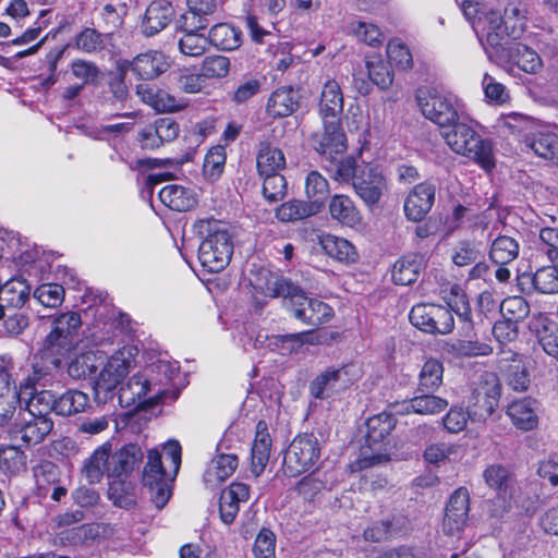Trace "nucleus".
Returning <instances> with one entry per match:
<instances>
[{"label": "nucleus", "mask_w": 558, "mask_h": 558, "mask_svg": "<svg viewBox=\"0 0 558 558\" xmlns=\"http://www.w3.org/2000/svg\"><path fill=\"white\" fill-rule=\"evenodd\" d=\"M238 457L235 454H219L214 458L205 474L204 481L209 486H217L230 477L238 468Z\"/></svg>", "instance_id": "58836bf2"}, {"label": "nucleus", "mask_w": 558, "mask_h": 558, "mask_svg": "<svg viewBox=\"0 0 558 558\" xmlns=\"http://www.w3.org/2000/svg\"><path fill=\"white\" fill-rule=\"evenodd\" d=\"M26 454L16 446L0 447V470L4 474L15 475L26 469Z\"/></svg>", "instance_id": "4d7b16f0"}, {"label": "nucleus", "mask_w": 558, "mask_h": 558, "mask_svg": "<svg viewBox=\"0 0 558 558\" xmlns=\"http://www.w3.org/2000/svg\"><path fill=\"white\" fill-rule=\"evenodd\" d=\"M440 134L452 151L474 160L485 170L494 167L492 142L482 138L470 123L458 118L450 126L442 128Z\"/></svg>", "instance_id": "f257e3e1"}, {"label": "nucleus", "mask_w": 558, "mask_h": 558, "mask_svg": "<svg viewBox=\"0 0 558 558\" xmlns=\"http://www.w3.org/2000/svg\"><path fill=\"white\" fill-rule=\"evenodd\" d=\"M470 494L465 487L456 489L446 506L442 521V530L446 534L453 535L461 532L469 519Z\"/></svg>", "instance_id": "2eb2a0df"}, {"label": "nucleus", "mask_w": 558, "mask_h": 558, "mask_svg": "<svg viewBox=\"0 0 558 558\" xmlns=\"http://www.w3.org/2000/svg\"><path fill=\"white\" fill-rule=\"evenodd\" d=\"M541 251L548 257L549 262L558 265V229L542 228L539 231Z\"/></svg>", "instance_id": "774afa93"}, {"label": "nucleus", "mask_w": 558, "mask_h": 558, "mask_svg": "<svg viewBox=\"0 0 558 558\" xmlns=\"http://www.w3.org/2000/svg\"><path fill=\"white\" fill-rule=\"evenodd\" d=\"M328 211L331 219L341 226L355 228L362 221V215L354 202L344 194H335L330 198Z\"/></svg>", "instance_id": "7c9ffc66"}, {"label": "nucleus", "mask_w": 558, "mask_h": 558, "mask_svg": "<svg viewBox=\"0 0 558 558\" xmlns=\"http://www.w3.org/2000/svg\"><path fill=\"white\" fill-rule=\"evenodd\" d=\"M21 405L20 391L12 383L10 373L0 369V426H5L19 416Z\"/></svg>", "instance_id": "4be33fe9"}, {"label": "nucleus", "mask_w": 558, "mask_h": 558, "mask_svg": "<svg viewBox=\"0 0 558 558\" xmlns=\"http://www.w3.org/2000/svg\"><path fill=\"white\" fill-rule=\"evenodd\" d=\"M180 134V126L172 118H159L138 132L137 140L145 149H156L174 141Z\"/></svg>", "instance_id": "a211bd4d"}, {"label": "nucleus", "mask_w": 558, "mask_h": 558, "mask_svg": "<svg viewBox=\"0 0 558 558\" xmlns=\"http://www.w3.org/2000/svg\"><path fill=\"white\" fill-rule=\"evenodd\" d=\"M31 295V286L22 277L8 280L0 289V303L8 310L21 308Z\"/></svg>", "instance_id": "c9c22d12"}, {"label": "nucleus", "mask_w": 558, "mask_h": 558, "mask_svg": "<svg viewBox=\"0 0 558 558\" xmlns=\"http://www.w3.org/2000/svg\"><path fill=\"white\" fill-rule=\"evenodd\" d=\"M322 456V444L313 433L296 435L283 457V472L295 477L314 469Z\"/></svg>", "instance_id": "20e7f679"}, {"label": "nucleus", "mask_w": 558, "mask_h": 558, "mask_svg": "<svg viewBox=\"0 0 558 558\" xmlns=\"http://www.w3.org/2000/svg\"><path fill=\"white\" fill-rule=\"evenodd\" d=\"M276 536L274 532L268 529H262L257 534L253 554L255 558H276Z\"/></svg>", "instance_id": "338daca9"}, {"label": "nucleus", "mask_w": 558, "mask_h": 558, "mask_svg": "<svg viewBox=\"0 0 558 558\" xmlns=\"http://www.w3.org/2000/svg\"><path fill=\"white\" fill-rule=\"evenodd\" d=\"M159 198L163 205L177 211H186L197 203L193 191L178 184L162 187L159 191Z\"/></svg>", "instance_id": "e433bc0d"}, {"label": "nucleus", "mask_w": 558, "mask_h": 558, "mask_svg": "<svg viewBox=\"0 0 558 558\" xmlns=\"http://www.w3.org/2000/svg\"><path fill=\"white\" fill-rule=\"evenodd\" d=\"M177 475L171 476V469H166L162 454L157 449L147 453V462L143 470V484L149 492L150 500L157 509H162L171 496V483Z\"/></svg>", "instance_id": "1a4fd4ad"}, {"label": "nucleus", "mask_w": 558, "mask_h": 558, "mask_svg": "<svg viewBox=\"0 0 558 558\" xmlns=\"http://www.w3.org/2000/svg\"><path fill=\"white\" fill-rule=\"evenodd\" d=\"M226 165V149L223 146H215L208 150L205 156L203 165L204 175L210 180L216 181L223 172Z\"/></svg>", "instance_id": "052dcab7"}, {"label": "nucleus", "mask_w": 558, "mask_h": 558, "mask_svg": "<svg viewBox=\"0 0 558 558\" xmlns=\"http://www.w3.org/2000/svg\"><path fill=\"white\" fill-rule=\"evenodd\" d=\"M505 57V63L499 65H517L530 74H535L543 68V61L537 52L521 43H511Z\"/></svg>", "instance_id": "c85d7f7f"}, {"label": "nucleus", "mask_w": 558, "mask_h": 558, "mask_svg": "<svg viewBox=\"0 0 558 558\" xmlns=\"http://www.w3.org/2000/svg\"><path fill=\"white\" fill-rule=\"evenodd\" d=\"M177 475L171 476V469H166L162 454L157 449L147 453V462L143 470V484L149 492L150 500L157 509H162L171 496V483Z\"/></svg>", "instance_id": "6e6552de"}, {"label": "nucleus", "mask_w": 558, "mask_h": 558, "mask_svg": "<svg viewBox=\"0 0 558 558\" xmlns=\"http://www.w3.org/2000/svg\"><path fill=\"white\" fill-rule=\"evenodd\" d=\"M291 306L296 319L315 327L327 323L333 314L328 304L307 298L301 289L292 299Z\"/></svg>", "instance_id": "f3484780"}, {"label": "nucleus", "mask_w": 558, "mask_h": 558, "mask_svg": "<svg viewBox=\"0 0 558 558\" xmlns=\"http://www.w3.org/2000/svg\"><path fill=\"white\" fill-rule=\"evenodd\" d=\"M185 24L190 28H185L182 37L179 39V49L180 51L189 57H199L204 54L208 48L209 37L201 34L199 31L206 27V24L203 23V20L199 17L197 23L192 21L189 24L190 17L184 16Z\"/></svg>", "instance_id": "a878e982"}, {"label": "nucleus", "mask_w": 558, "mask_h": 558, "mask_svg": "<svg viewBox=\"0 0 558 558\" xmlns=\"http://www.w3.org/2000/svg\"><path fill=\"white\" fill-rule=\"evenodd\" d=\"M416 99L423 116L437 124L440 130L450 126L459 118L456 97L437 88L417 89Z\"/></svg>", "instance_id": "423d86ee"}, {"label": "nucleus", "mask_w": 558, "mask_h": 558, "mask_svg": "<svg viewBox=\"0 0 558 558\" xmlns=\"http://www.w3.org/2000/svg\"><path fill=\"white\" fill-rule=\"evenodd\" d=\"M34 298L46 307H58L64 300V289L57 283H46L38 287Z\"/></svg>", "instance_id": "69168bd1"}, {"label": "nucleus", "mask_w": 558, "mask_h": 558, "mask_svg": "<svg viewBox=\"0 0 558 558\" xmlns=\"http://www.w3.org/2000/svg\"><path fill=\"white\" fill-rule=\"evenodd\" d=\"M97 531L93 525L82 524L54 532V545L78 546L94 539Z\"/></svg>", "instance_id": "3c124183"}, {"label": "nucleus", "mask_w": 558, "mask_h": 558, "mask_svg": "<svg viewBox=\"0 0 558 558\" xmlns=\"http://www.w3.org/2000/svg\"><path fill=\"white\" fill-rule=\"evenodd\" d=\"M26 395L29 398L24 411L40 416H49L52 411L57 413V398L51 391L44 388L28 391Z\"/></svg>", "instance_id": "864d4df0"}, {"label": "nucleus", "mask_w": 558, "mask_h": 558, "mask_svg": "<svg viewBox=\"0 0 558 558\" xmlns=\"http://www.w3.org/2000/svg\"><path fill=\"white\" fill-rule=\"evenodd\" d=\"M521 283L524 280L531 282L536 291L544 294L558 292V269L554 266L539 268L533 276L523 275Z\"/></svg>", "instance_id": "603ef678"}, {"label": "nucleus", "mask_w": 558, "mask_h": 558, "mask_svg": "<svg viewBox=\"0 0 558 558\" xmlns=\"http://www.w3.org/2000/svg\"><path fill=\"white\" fill-rule=\"evenodd\" d=\"M72 75L82 81L81 85H95L102 77L101 70L98 65L88 60L74 59L70 65Z\"/></svg>", "instance_id": "bf43d9fd"}, {"label": "nucleus", "mask_w": 558, "mask_h": 558, "mask_svg": "<svg viewBox=\"0 0 558 558\" xmlns=\"http://www.w3.org/2000/svg\"><path fill=\"white\" fill-rule=\"evenodd\" d=\"M256 162L259 174H274L284 168L286 158L281 149L262 141L258 144Z\"/></svg>", "instance_id": "4c0bfd02"}, {"label": "nucleus", "mask_w": 558, "mask_h": 558, "mask_svg": "<svg viewBox=\"0 0 558 558\" xmlns=\"http://www.w3.org/2000/svg\"><path fill=\"white\" fill-rule=\"evenodd\" d=\"M409 318L414 327L430 335H448L454 327L451 308L438 304H417Z\"/></svg>", "instance_id": "9b49d317"}, {"label": "nucleus", "mask_w": 558, "mask_h": 558, "mask_svg": "<svg viewBox=\"0 0 558 558\" xmlns=\"http://www.w3.org/2000/svg\"><path fill=\"white\" fill-rule=\"evenodd\" d=\"M449 402L447 399L434 395V392H422L408 402L407 412L421 415H436L445 411Z\"/></svg>", "instance_id": "79ce46f5"}, {"label": "nucleus", "mask_w": 558, "mask_h": 558, "mask_svg": "<svg viewBox=\"0 0 558 558\" xmlns=\"http://www.w3.org/2000/svg\"><path fill=\"white\" fill-rule=\"evenodd\" d=\"M500 312L505 319L519 323L527 317L530 305L522 296H508L501 302Z\"/></svg>", "instance_id": "e2e57ef3"}, {"label": "nucleus", "mask_w": 558, "mask_h": 558, "mask_svg": "<svg viewBox=\"0 0 558 558\" xmlns=\"http://www.w3.org/2000/svg\"><path fill=\"white\" fill-rule=\"evenodd\" d=\"M52 428L53 421L50 416H40L20 409L10 434L12 438L20 439L25 446H35L43 442Z\"/></svg>", "instance_id": "f8f14e48"}, {"label": "nucleus", "mask_w": 558, "mask_h": 558, "mask_svg": "<svg viewBox=\"0 0 558 558\" xmlns=\"http://www.w3.org/2000/svg\"><path fill=\"white\" fill-rule=\"evenodd\" d=\"M88 403L87 393L77 389H69L57 398V414L71 416L84 412Z\"/></svg>", "instance_id": "49530a36"}, {"label": "nucleus", "mask_w": 558, "mask_h": 558, "mask_svg": "<svg viewBox=\"0 0 558 558\" xmlns=\"http://www.w3.org/2000/svg\"><path fill=\"white\" fill-rule=\"evenodd\" d=\"M272 440L267 424L259 421L256 425V435L251 449V471L255 476L260 475L270 457Z\"/></svg>", "instance_id": "cd10ccee"}, {"label": "nucleus", "mask_w": 558, "mask_h": 558, "mask_svg": "<svg viewBox=\"0 0 558 558\" xmlns=\"http://www.w3.org/2000/svg\"><path fill=\"white\" fill-rule=\"evenodd\" d=\"M527 329L536 338L542 350L558 361V324L547 315L537 313L529 319Z\"/></svg>", "instance_id": "6ab92c4d"}, {"label": "nucleus", "mask_w": 558, "mask_h": 558, "mask_svg": "<svg viewBox=\"0 0 558 558\" xmlns=\"http://www.w3.org/2000/svg\"><path fill=\"white\" fill-rule=\"evenodd\" d=\"M196 232L204 238L198 248V259L210 272H218L229 264L233 246L226 226L215 220H199Z\"/></svg>", "instance_id": "f03ea898"}, {"label": "nucleus", "mask_w": 558, "mask_h": 558, "mask_svg": "<svg viewBox=\"0 0 558 558\" xmlns=\"http://www.w3.org/2000/svg\"><path fill=\"white\" fill-rule=\"evenodd\" d=\"M50 332L46 336L40 353L54 368L77 344L82 319L76 312H66L52 316Z\"/></svg>", "instance_id": "7ed1b4c3"}, {"label": "nucleus", "mask_w": 558, "mask_h": 558, "mask_svg": "<svg viewBox=\"0 0 558 558\" xmlns=\"http://www.w3.org/2000/svg\"><path fill=\"white\" fill-rule=\"evenodd\" d=\"M173 16L174 9L170 2L166 0L151 2L145 12L143 33L146 36L156 35L168 26Z\"/></svg>", "instance_id": "2f4dec72"}, {"label": "nucleus", "mask_w": 558, "mask_h": 558, "mask_svg": "<svg viewBox=\"0 0 558 558\" xmlns=\"http://www.w3.org/2000/svg\"><path fill=\"white\" fill-rule=\"evenodd\" d=\"M444 365L437 359H428L418 374L417 390L421 392H435L442 385Z\"/></svg>", "instance_id": "a18cd8bd"}, {"label": "nucleus", "mask_w": 558, "mask_h": 558, "mask_svg": "<svg viewBox=\"0 0 558 558\" xmlns=\"http://www.w3.org/2000/svg\"><path fill=\"white\" fill-rule=\"evenodd\" d=\"M329 165L325 166L330 178L339 183H353L354 178L361 168L356 167L353 157L338 158L336 160H327Z\"/></svg>", "instance_id": "5fc2aeb1"}, {"label": "nucleus", "mask_w": 558, "mask_h": 558, "mask_svg": "<svg viewBox=\"0 0 558 558\" xmlns=\"http://www.w3.org/2000/svg\"><path fill=\"white\" fill-rule=\"evenodd\" d=\"M352 186L356 195L366 205L372 206L380 201L383 193L387 189V182L378 169L363 167L355 175Z\"/></svg>", "instance_id": "dca6fc26"}, {"label": "nucleus", "mask_w": 558, "mask_h": 558, "mask_svg": "<svg viewBox=\"0 0 558 558\" xmlns=\"http://www.w3.org/2000/svg\"><path fill=\"white\" fill-rule=\"evenodd\" d=\"M230 71L229 58L221 54L208 56L203 60L201 72L205 78H222Z\"/></svg>", "instance_id": "0e129e2a"}, {"label": "nucleus", "mask_w": 558, "mask_h": 558, "mask_svg": "<svg viewBox=\"0 0 558 558\" xmlns=\"http://www.w3.org/2000/svg\"><path fill=\"white\" fill-rule=\"evenodd\" d=\"M436 187L429 182L416 184L404 202L405 216L412 221H421L432 209Z\"/></svg>", "instance_id": "aec40b11"}, {"label": "nucleus", "mask_w": 558, "mask_h": 558, "mask_svg": "<svg viewBox=\"0 0 558 558\" xmlns=\"http://www.w3.org/2000/svg\"><path fill=\"white\" fill-rule=\"evenodd\" d=\"M250 498V488L244 483H232L223 489L219 499L220 519L226 524H231L239 510L240 504L246 502Z\"/></svg>", "instance_id": "393cba45"}, {"label": "nucleus", "mask_w": 558, "mask_h": 558, "mask_svg": "<svg viewBox=\"0 0 558 558\" xmlns=\"http://www.w3.org/2000/svg\"><path fill=\"white\" fill-rule=\"evenodd\" d=\"M396 426V418L390 413H379L369 417L366 422L365 447L372 451L367 453L363 449L362 458L357 461L359 468H368L388 461L386 439Z\"/></svg>", "instance_id": "39448f33"}, {"label": "nucleus", "mask_w": 558, "mask_h": 558, "mask_svg": "<svg viewBox=\"0 0 558 558\" xmlns=\"http://www.w3.org/2000/svg\"><path fill=\"white\" fill-rule=\"evenodd\" d=\"M100 361L101 356L96 351L76 354L68 364V375L75 380L85 379L96 373Z\"/></svg>", "instance_id": "a19ab883"}, {"label": "nucleus", "mask_w": 558, "mask_h": 558, "mask_svg": "<svg viewBox=\"0 0 558 558\" xmlns=\"http://www.w3.org/2000/svg\"><path fill=\"white\" fill-rule=\"evenodd\" d=\"M369 80L381 89H387L393 81V74L380 57L366 60Z\"/></svg>", "instance_id": "680f3d73"}, {"label": "nucleus", "mask_w": 558, "mask_h": 558, "mask_svg": "<svg viewBox=\"0 0 558 558\" xmlns=\"http://www.w3.org/2000/svg\"><path fill=\"white\" fill-rule=\"evenodd\" d=\"M144 452L136 444H128L113 453L110 451L108 476L126 477L143 461Z\"/></svg>", "instance_id": "412c9836"}, {"label": "nucleus", "mask_w": 558, "mask_h": 558, "mask_svg": "<svg viewBox=\"0 0 558 558\" xmlns=\"http://www.w3.org/2000/svg\"><path fill=\"white\" fill-rule=\"evenodd\" d=\"M347 377L348 372L345 367H329L310 383V393L316 399H326L336 391L349 386L350 381Z\"/></svg>", "instance_id": "5701e85b"}, {"label": "nucleus", "mask_w": 558, "mask_h": 558, "mask_svg": "<svg viewBox=\"0 0 558 558\" xmlns=\"http://www.w3.org/2000/svg\"><path fill=\"white\" fill-rule=\"evenodd\" d=\"M319 244L328 256L339 262L352 263L357 258L355 247L347 239L324 234L319 238Z\"/></svg>", "instance_id": "ea45409f"}, {"label": "nucleus", "mask_w": 558, "mask_h": 558, "mask_svg": "<svg viewBox=\"0 0 558 558\" xmlns=\"http://www.w3.org/2000/svg\"><path fill=\"white\" fill-rule=\"evenodd\" d=\"M258 280L260 282L257 283V287L263 290L266 295L271 298H289L290 303L300 291V288L294 286L291 281L269 270H263Z\"/></svg>", "instance_id": "72a5a7b5"}, {"label": "nucleus", "mask_w": 558, "mask_h": 558, "mask_svg": "<svg viewBox=\"0 0 558 558\" xmlns=\"http://www.w3.org/2000/svg\"><path fill=\"white\" fill-rule=\"evenodd\" d=\"M519 243L515 239L508 235L496 238L489 251V258L496 265H507L514 260L519 255Z\"/></svg>", "instance_id": "de8ad7c7"}, {"label": "nucleus", "mask_w": 558, "mask_h": 558, "mask_svg": "<svg viewBox=\"0 0 558 558\" xmlns=\"http://www.w3.org/2000/svg\"><path fill=\"white\" fill-rule=\"evenodd\" d=\"M313 146L326 160H336V156H342L347 150V137L341 120L324 121L323 132L313 136Z\"/></svg>", "instance_id": "4468645a"}, {"label": "nucleus", "mask_w": 558, "mask_h": 558, "mask_svg": "<svg viewBox=\"0 0 558 558\" xmlns=\"http://www.w3.org/2000/svg\"><path fill=\"white\" fill-rule=\"evenodd\" d=\"M506 414L520 430L529 432L538 426V402L531 397L512 401L507 407Z\"/></svg>", "instance_id": "b1692460"}, {"label": "nucleus", "mask_w": 558, "mask_h": 558, "mask_svg": "<svg viewBox=\"0 0 558 558\" xmlns=\"http://www.w3.org/2000/svg\"><path fill=\"white\" fill-rule=\"evenodd\" d=\"M298 107L294 93L291 88H279L268 99L267 111L274 118L290 116Z\"/></svg>", "instance_id": "8fccbe9b"}, {"label": "nucleus", "mask_w": 558, "mask_h": 558, "mask_svg": "<svg viewBox=\"0 0 558 558\" xmlns=\"http://www.w3.org/2000/svg\"><path fill=\"white\" fill-rule=\"evenodd\" d=\"M111 445L105 442L94 450L82 466V474L90 484L99 483L106 473L108 475Z\"/></svg>", "instance_id": "f704fd0d"}, {"label": "nucleus", "mask_w": 558, "mask_h": 558, "mask_svg": "<svg viewBox=\"0 0 558 558\" xmlns=\"http://www.w3.org/2000/svg\"><path fill=\"white\" fill-rule=\"evenodd\" d=\"M343 112V94L338 82L328 80L322 89L319 114L323 121L340 120Z\"/></svg>", "instance_id": "c756f323"}, {"label": "nucleus", "mask_w": 558, "mask_h": 558, "mask_svg": "<svg viewBox=\"0 0 558 558\" xmlns=\"http://www.w3.org/2000/svg\"><path fill=\"white\" fill-rule=\"evenodd\" d=\"M420 272V264L415 258L398 259L391 271L392 280L399 286H409L413 283Z\"/></svg>", "instance_id": "13d9d810"}, {"label": "nucleus", "mask_w": 558, "mask_h": 558, "mask_svg": "<svg viewBox=\"0 0 558 558\" xmlns=\"http://www.w3.org/2000/svg\"><path fill=\"white\" fill-rule=\"evenodd\" d=\"M319 210L320 205L317 202L290 201L276 209V217L280 221L291 222L313 216Z\"/></svg>", "instance_id": "c03bdc74"}, {"label": "nucleus", "mask_w": 558, "mask_h": 558, "mask_svg": "<svg viewBox=\"0 0 558 558\" xmlns=\"http://www.w3.org/2000/svg\"><path fill=\"white\" fill-rule=\"evenodd\" d=\"M241 31L228 23H219L209 31V44L220 50H234L241 46Z\"/></svg>", "instance_id": "37998d69"}, {"label": "nucleus", "mask_w": 558, "mask_h": 558, "mask_svg": "<svg viewBox=\"0 0 558 558\" xmlns=\"http://www.w3.org/2000/svg\"><path fill=\"white\" fill-rule=\"evenodd\" d=\"M163 385L162 379L155 380L146 374H135L119 388V403L122 407H130L146 399L149 393L153 396L148 399H159L163 392L161 387Z\"/></svg>", "instance_id": "ddd939ff"}, {"label": "nucleus", "mask_w": 558, "mask_h": 558, "mask_svg": "<svg viewBox=\"0 0 558 558\" xmlns=\"http://www.w3.org/2000/svg\"><path fill=\"white\" fill-rule=\"evenodd\" d=\"M501 385L495 373L486 372L480 376L472 390L468 404V415L472 422H485L498 408Z\"/></svg>", "instance_id": "0eeeda50"}, {"label": "nucleus", "mask_w": 558, "mask_h": 558, "mask_svg": "<svg viewBox=\"0 0 558 558\" xmlns=\"http://www.w3.org/2000/svg\"><path fill=\"white\" fill-rule=\"evenodd\" d=\"M527 145L539 157L558 165V135L555 133H535L527 138Z\"/></svg>", "instance_id": "09e8293b"}, {"label": "nucleus", "mask_w": 558, "mask_h": 558, "mask_svg": "<svg viewBox=\"0 0 558 558\" xmlns=\"http://www.w3.org/2000/svg\"><path fill=\"white\" fill-rule=\"evenodd\" d=\"M529 5L523 0H509L504 9V26L508 35L519 38L525 32L529 22Z\"/></svg>", "instance_id": "473e14b6"}, {"label": "nucleus", "mask_w": 558, "mask_h": 558, "mask_svg": "<svg viewBox=\"0 0 558 558\" xmlns=\"http://www.w3.org/2000/svg\"><path fill=\"white\" fill-rule=\"evenodd\" d=\"M318 339L310 331L295 332L289 335L272 336L269 339V347L272 350H280L282 354L291 353L294 345L301 347L304 343L315 344Z\"/></svg>", "instance_id": "6e6d98bb"}, {"label": "nucleus", "mask_w": 558, "mask_h": 558, "mask_svg": "<svg viewBox=\"0 0 558 558\" xmlns=\"http://www.w3.org/2000/svg\"><path fill=\"white\" fill-rule=\"evenodd\" d=\"M129 66L138 77L153 80L167 71L169 64L163 53L157 50H149L137 54Z\"/></svg>", "instance_id": "bb28decb"}, {"label": "nucleus", "mask_w": 558, "mask_h": 558, "mask_svg": "<svg viewBox=\"0 0 558 558\" xmlns=\"http://www.w3.org/2000/svg\"><path fill=\"white\" fill-rule=\"evenodd\" d=\"M130 371V361L123 353L110 356L101 368L94 386L95 400L98 403H107L119 395V388L124 384L123 379Z\"/></svg>", "instance_id": "9d476101"}]
</instances>
